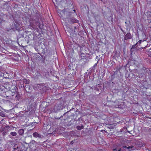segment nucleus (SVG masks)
Masks as SVG:
<instances>
[{"mask_svg": "<svg viewBox=\"0 0 151 151\" xmlns=\"http://www.w3.org/2000/svg\"><path fill=\"white\" fill-rule=\"evenodd\" d=\"M24 130L23 129H21L18 130V133L19 135H22L24 134Z\"/></svg>", "mask_w": 151, "mask_h": 151, "instance_id": "15", "label": "nucleus"}, {"mask_svg": "<svg viewBox=\"0 0 151 151\" xmlns=\"http://www.w3.org/2000/svg\"><path fill=\"white\" fill-rule=\"evenodd\" d=\"M75 112L77 116L80 114V112L78 111V109H77L76 110Z\"/></svg>", "mask_w": 151, "mask_h": 151, "instance_id": "27", "label": "nucleus"}, {"mask_svg": "<svg viewBox=\"0 0 151 151\" xmlns=\"http://www.w3.org/2000/svg\"><path fill=\"white\" fill-rule=\"evenodd\" d=\"M63 116L62 115L61 116L60 118L58 117V118H56V119H57L58 120H59V119H60V118L62 117H63Z\"/></svg>", "mask_w": 151, "mask_h": 151, "instance_id": "34", "label": "nucleus"}, {"mask_svg": "<svg viewBox=\"0 0 151 151\" xmlns=\"http://www.w3.org/2000/svg\"><path fill=\"white\" fill-rule=\"evenodd\" d=\"M89 87L91 89H92V90L93 89V88H92V87H91V86H89Z\"/></svg>", "mask_w": 151, "mask_h": 151, "instance_id": "42", "label": "nucleus"}, {"mask_svg": "<svg viewBox=\"0 0 151 151\" xmlns=\"http://www.w3.org/2000/svg\"><path fill=\"white\" fill-rule=\"evenodd\" d=\"M74 143V142L73 141H71L70 142V144H71V145H73Z\"/></svg>", "mask_w": 151, "mask_h": 151, "instance_id": "36", "label": "nucleus"}, {"mask_svg": "<svg viewBox=\"0 0 151 151\" xmlns=\"http://www.w3.org/2000/svg\"><path fill=\"white\" fill-rule=\"evenodd\" d=\"M33 135L34 137H38L39 138H42V137H43L41 135L39 134L37 132H35L33 134Z\"/></svg>", "mask_w": 151, "mask_h": 151, "instance_id": "10", "label": "nucleus"}, {"mask_svg": "<svg viewBox=\"0 0 151 151\" xmlns=\"http://www.w3.org/2000/svg\"><path fill=\"white\" fill-rule=\"evenodd\" d=\"M98 86L99 87H100V86L99 84H98L96 85V86L94 87V89L95 90H96L97 91H99V89L98 88Z\"/></svg>", "mask_w": 151, "mask_h": 151, "instance_id": "20", "label": "nucleus"}, {"mask_svg": "<svg viewBox=\"0 0 151 151\" xmlns=\"http://www.w3.org/2000/svg\"><path fill=\"white\" fill-rule=\"evenodd\" d=\"M79 58L81 60L83 59L86 57L85 54L81 52L79 55Z\"/></svg>", "mask_w": 151, "mask_h": 151, "instance_id": "12", "label": "nucleus"}, {"mask_svg": "<svg viewBox=\"0 0 151 151\" xmlns=\"http://www.w3.org/2000/svg\"><path fill=\"white\" fill-rule=\"evenodd\" d=\"M132 36L131 35L130 33L129 32H128L125 35L124 37V40H127L128 39L132 38Z\"/></svg>", "mask_w": 151, "mask_h": 151, "instance_id": "6", "label": "nucleus"}, {"mask_svg": "<svg viewBox=\"0 0 151 151\" xmlns=\"http://www.w3.org/2000/svg\"><path fill=\"white\" fill-rule=\"evenodd\" d=\"M9 97V96H6V99H8V97Z\"/></svg>", "mask_w": 151, "mask_h": 151, "instance_id": "39", "label": "nucleus"}, {"mask_svg": "<svg viewBox=\"0 0 151 151\" xmlns=\"http://www.w3.org/2000/svg\"><path fill=\"white\" fill-rule=\"evenodd\" d=\"M136 50V49H132V50H131V49H130V52H131L132 54V52H133L134 51V50Z\"/></svg>", "mask_w": 151, "mask_h": 151, "instance_id": "33", "label": "nucleus"}, {"mask_svg": "<svg viewBox=\"0 0 151 151\" xmlns=\"http://www.w3.org/2000/svg\"><path fill=\"white\" fill-rule=\"evenodd\" d=\"M18 148H19V147H14V151H15V150H16Z\"/></svg>", "mask_w": 151, "mask_h": 151, "instance_id": "35", "label": "nucleus"}, {"mask_svg": "<svg viewBox=\"0 0 151 151\" xmlns=\"http://www.w3.org/2000/svg\"><path fill=\"white\" fill-rule=\"evenodd\" d=\"M0 90L4 92H6L7 90V89L5 86H0Z\"/></svg>", "mask_w": 151, "mask_h": 151, "instance_id": "13", "label": "nucleus"}, {"mask_svg": "<svg viewBox=\"0 0 151 151\" xmlns=\"http://www.w3.org/2000/svg\"><path fill=\"white\" fill-rule=\"evenodd\" d=\"M20 25V24L17 22V21H15V22H13V24L11 26L12 29L16 30H18Z\"/></svg>", "mask_w": 151, "mask_h": 151, "instance_id": "4", "label": "nucleus"}, {"mask_svg": "<svg viewBox=\"0 0 151 151\" xmlns=\"http://www.w3.org/2000/svg\"><path fill=\"white\" fill-rule=\"evenodd\" d=\"M73 32H75V31H73Z\"/></svg>", "mask_w": 151, "mask_h": 151, "instance_id": "49", "label": "nucleus"}, {"mask_svg": "<svg viewBox=\"0 0 151 151\" xmlns=\"http://www.w3.org/2000/svg\"><path fill=\"white\" fill-rule=\"evenodd\" d=\"M73 121H70L68 123L67 125L68 126H70L71 125L73 124Z\"/></svg>", "mask_w": 151, "mask_h": 151, "instance_id": "23", "label": "nucleus"}, {"mask_svg": "<svg viewBox=\"0 0 151 151\" xmlns=\"http://www.w3.org/2000/svg\"><path fill=\"white\" fill-rule=\"evenodd\" d=\"M76 46L78 47L79 46V45L78 44V45H76Z\"/></svg>", "mask_w": 151, "mask_h": 151, "instance_id": "44", "label": "nucleus"}, {"mask_svg": "<svg viewBox=\"0 0 151 151\" xmlns=\"http://www.w3.org/2000/svg\"><path fill=\"white\" fill-rule=\"evenodd\" d=\"M80 118H81V117H80V118H79V119H80Z\"/></svg>", "mask_w": 151, "mask_h": 151, "instance_id": "51", "label": "nucleus"}, {"mask_svg": "<svg viewBox=\"0 0 151 151\" xmlns=\"http://www.w3.org/2000/svg\"><path fill=\"white\" fill-rule=\"evenodd\" d=\"M23 82L26 84H28L29 83V80H27L26 79H24L23 80Z\"/></svg>", "mask_w": 151, "mask_h": 151, "instance_id": "22", "label": "nucleus"}, {"mask_svg": "<svg viewBox=\"0 0 151 151\" xmlns=\"http://www.w3.org/2000/svg\"><path fill=\"white\" fill-rule=\"evenodd\" d=\"M117 73L118 71L117 70H116L115 72H114L113 74L111 75V79H114L116 77H117L116 75H117Z\"/></svg>", "mask_w": 151, "mask_h": 151, "instance_id": "11", "label": "nucleus"}, {"mask_svg": "<svg viewBox=\"0 0 151 151\" xmlns=\"http://www.w3.org/2000/svg\"><path fill=\"white\" fill-rule=\"evenodd\" d=\"M63 116H67V118H68L70 116H73L74 115V114L73 113L71 114L69 111H68L66 112H65L63 114Z\"/></svg>", "mask_w": 151, "mask_h": 151, "instance_id": "7", "label": "nucleus"}, {"mask_svg": "<svg viewBox=\"0 0 151 151\" xmlns=\"http://www.w3.org/2000/svg\"><path fill=\"white\" fill-rule=\"evenodd\" d=\"M136 45V44L134 45H133L131 48V50H132V49H135L136 47H135V46Z\"/></svg>", "mask_w": 151, "mask_h": 151, "instance_id": "30", "label": "nucleus"}, {"mask_svg": "<svg viewBox=\"0 0 151 151\" xmlns=\"http://www.w3.org/2000/svg\"><path fill=\"white\" fill-rule=\"evenodd\" d=\"M139 79H141L142 80H144L145 79V77L144 76H139Z\"/></svg>", "mask_w": 151, "mask_h": 151, "instance_id": "24", "label": "nucleus"}, {"mask_svg": "<svg viewBox=\"0 0 151 151\" xmlns=\"http://www.w3.org/2000/svg\"><path fill=\"white\" fill-rule=\"evenodd\" d=\"M0 115L3 117H4L5 116V114L2 112L0 113Z\"/></svg>", "mask_w": 151, "mask_h": 151, "instance_id": "28", "label": "nucleus"}, {"mask_svg": "<svg viewBox=\"0 0 151 151\" xmlns=\"http://www.w3.org/2000/svg\"><path fill=\"white\" fill-rule=\"evenodd\" d=\"M126 149H127L128 151H130V149H131L132 150H134L135 149V148L134 146H129L128 147H127L126 146V147L125 148Z\"/></svg>", "mask_w": 151, "mask_h": 151, "instance_id": "14", "label": "nucleus"}, {"mask_svg": "<svg viewBox=\"0 0 151 151\" xmlns=\"http://www.w3.org/2000/svg\"><path fill=\"white\" fill-rule=\"evenodd\" d=\"M35 143V141L34 140H31L30 142V144H34Z\"/></svg>", "mask_w": 151, "mask_h": 151, "instance_id": "29", "label": "nucleus"}, {"mask_svg": "<svg viewBox=\"0 0 151 151\" xmlns=\"http://www.w3.org/2000/svg\"><path fill=\"white\" fill-rule=\"evenodd\" d=\"M18 40H19V39L18 38V39H17V41H18Z\"/></svg>", "mask_w": 151, "mask_h": 151, "instance_id": "48", "label": "nucleus"}, {"mask_svg": "<svg viewBox=\"0 0 151 151\" xmlns=\"http://www.w3.org/2000/svg\"><path fill=\"white\" fill-rule=\"evenodd\" d=\"M61 16L64 20L65 23L68 24H73L78 23V21L73 17L74 13L70 12L68 9H64L61 11Z\"/></svg>", "mask_w": 151, "mask_h": 151, "instance_id": "1", "label": "nucleus"}, {"mask_svg": "<svg viewBox=\"0 0 151 151\" xmlns=\"http://www.w3.org/2000/svg\"><path fill=\"white\" fill-rule=\"evenodd\" d=\"M2 21V20H0V24H1V22Z\"/></svg>", "mask_w": 151, "mask_h": 151, "instance_id": "40", "label": "nucleus"}, {"mask_svg": "<svg viewBox=\"0 0 151 151\" xmlns=\"http://www.w3.org/2000/svg\"><path fill=\"white\" fill-rule=\"evenodd\" d=\"M84 127L83 125V124L81 125L80 126H78L76 127V128L78 130H81L83 129Z\"/></svg>", "mask_w": 151, "mask_h": 151, "instance_id": "17", "label": "nucleus"}, {"mask_svg": "<svg viewBox=\"0 0 151 151\" xmlns=\"http://www.w3.org/2000/svg\"><path fill=\"white\" fill-rule=\"evenodd\" d=\"M73 11H74V12H75V11H75V9H74V10H73Z\"/></svg>", "mask_w": 151, "mask_h": 151, "instance_id": "47", "label": "nucleus"}, {"mask_svg": "<svg viewBox=\"0 0 151 151\" xmlns=\"http://www.w3.org/2000/svg\"><path fill=\"white\" fill-rule=\"evenodd\" d=\"M5 127L6 128H9V126L8 125H6V126H5Z\"/></svg>", "mask_w": 151, "mask_h": 151, "instance_id": "37", "label": "nucleus"}, {"mask_svg": "<svg viewBox=\"0 0 151 151\" xmlns=\"http://www.w3.org/2000/svg\"><path fill=\"white\" fill-rule=\"evenodd\" d=\"M65 108V105L63 102H61L59 104H56L53 109V111L55 112H58L61 110Z\"/></svg>", "mask_w": 151, "mask_h": 151, "instance_id": "2", "label": "nucleus"}, {"mask_svg": "<svg viewBox=\"0 0 151 151\" xmlns=\"http://www.w3.org/2000/svg\"><path fill=\"white\" fill-rule=\"evenodd\" d=\"M97 65V63H96L93 66L94 67H95V66H96Z\"/></svg>", "mask_w": 151, "mask_h": 151, "instance_id": "41", "label": "nucleus"}, {"mask_svg": "<svg viewBox=\"0 0 151 151\" xmlns=\"http://www.w3.org/2000/svg\"><path fill=\"white\" fill-rule=\"evenodd\" d=\"M74 27L75 28V29H76V26H74Z\"/></svg>", "mask_w": 151, "mask_h": 151, "instance_id": "46", "label": "nucleus"}, {"mask_svg": "<svg viewBox=\"0 0 151 151\" xmlns=\"http://www.w3.org/2000/svg\"><path fill=\"white\" fill-rule=\"evenodd\" d=\"M149 15L151 17V12H149Z\"/></svg>", "mask_w": 151, "mask_h": 151, "instance_id": "38", "label": "nucleus"}, {"mask_svg": "<svg viewBox=\"0 0 151 151\" xmlns=\"http://www.w3.org/2000/svg\"><path fill=\"white\" fill-rule=\"evenodd\" d=\"M142 42V40H139L138 42L136 44V45H137L138 46L139 44H140V43H141Z\"/></svg>", "mask_w": 151, "mask_h": 151, "instance_id": "31", "label": "nucleus"}, {"mask_svg": "<svg viewBox=\"0 0 151 151\" xmlns=\"http://www.w3.org/2000/svg\"><path fill=\"white\" fill-rule=\"evenodd\" d=\"M119 27L120 28V29L121 30V31L123 32V33L125 35V34L126 33V32H124V31L122 29V28L120 26H119Z\"/></svg>", "mask_w": 151, "mask_h": 151, "instance_id": "32", "label": "nucleus"}, {"mask_svg": "<svg viewBox=\"0 0 151 151\" xmlns=\"http://www.w3.org/2000/svg\"><path fill=\"white\" fill-rule=\"evenodd\" d=\"M38 27L39 28H40V29H44V27H43V24H41L39 23V24L38 25V26H37V27Z\"/></svg>", "mask_w": 151, "mask_h": 151, "instance_id": "19", "label": "nucleus"}, {"mask_svg": "<svg viewBox=\"0 0 151 151\" xmlns=\"http://www.w3.org/2000/svg\"><path fill=\"white\" fill-rule=\"evenodd\" d=\"M0 151H1V150H0Z\"/></svg>", "mask_w": 151, "mask_h": 151, "instance_id": "53", "label": "nucleus"}, {"mask_svg": "<svg viewBox=\"0 0 151 151\" xmlns=\"http://www.w3.org/2000/svg\"><path fill=\"white\" fill-rule=\"evenodd\" d=\"M20 95L17 93H16L15 96V99L17 101H19V99H20Z\"/></svg>", "mask_w": 151, "mask_h": 151, "instance_id": "16", "label": "nucleus"}, {"mask_svg": "<svg viewBox=\"0 0 151 151\" xmlns=\"http://www.w3.org/2000/svg\"><path fill=\"white\" fill-rule=\"evenodd\" d=\"M8 92L9 93H11L12 95V96H13L15 94H16V93H15L14 92H12L10 90H9V91H8Z\"/></svg>", "mask_w": 151, "mask_h": 151, "instance_id": "26", "label": "nucleus"}, {"mask_svg": "<svg viewBox=\"0 0 151 151\" xmlns=\"http://www.w3.org/2000/svg\"><path fill=\"white\" fill-rule=\"evenodd\" d=\"M76 109L73 108L71 109L69 111H70V114H72L73 113L74 114V113L76 111V110H75Z\"/></svg>", "mask_w": 151, "mask_h": 151, "instance_id": "21", "label": "nucleus"}, {"mask_svg": "<svg viewBox=\"0 0 151 151\" xmlns=\"http://www.w3.org/2000/svg\"><path fill=\"white\" fill-rule=\"evenodd\" d=\"M31 16L30 17L31 25H32L34 27H37V26L39 24V20L34 19Z\"/></svg>", "mask_w": 151, "mask_h": 151, "instance_id": "3", "label": "nucleus"}, {"mask_svg": "<svg viewBox=\"0 0 151 151\" xmlns=\"http://www.w3.org/2000/svg\"><path fill=\"white\" fill-rule=\"evenodd\" d=\"M137 79H138V78H137ZM137 82H139L143 86H144L145 85L147 84L146 82L142 79L141 80V79H138Z\"/></svg>", "mask_w": 151, "mask_h": 151, "instance_id": "9", "label": "nucleus"}, {"mask_svg": "<svg viewBox=\"0 0 151 151\" xmlns=\"http://www.w3.org/2000/svg\"><path fill=\"white\" fill-rule=\"evenodd\" d=\"M46 75H47V74H46L45 75V76H46Z\"/></svg>", "mask_w": 151, "mask_h": 151, "instance_id": "50", "label": "nucleus"}, {"mask_svg": "<svg viewBox=\"0 0 151 151\" xmlns=\"http://www.w3.org/2000/svg\"><path fill=\"white\" fill-rule=\"evenodd\" d=\"M95 19L97 21H99L100 20V16L98 15H97L95 16Z\"/></svg>", "mask_w": 151, "mask_h": 151, "instance_id": "18", "label": "nucleus"}, {"mask_svg": "<svg viewBox=\"0 0 151 151\" xmlns=\"http://www.w3.org/2000/svg\"><path fill=\"white\" fill-rule=\"evenodd\" d=\"M10 134L12 136H14L17 135V133L15 132H11Z\"/></svg>", "mask_w": 151, "mask_h": 151, "instance_id": "25", "label": "nucleus"}, {"mask_svg": "<svg viewBox=\"0 0 151 151\" xmlns=\"http://www.w3.org/2000/svg\"><path fill=\"white\" fill-rule=\"evenodd\" d=\"M41 17V15L40 14V13L39 12H37L35 14L33 15V16L32 17L34 19H39Z\"/></svg>", "mask_w": 151, "mask_h": 151, "instance_id": "8", "label": "nucleus"}, {"mask_svg": "<svg viewBox=\"0 0 151 151\" xmlns=\"http://www.w3.org/2000/svg\"><path fill=\"white\" fill-rule=\"evenodd\" d=\"M22 37L23 38L24 36V35H22Z\"/></svg>", "mask_w": 151, "mask_h": 151, "instance_id": "45", "label": "nucleus"}, {"mask_svg": "<svg viewBox=\"0 0 151 151\" xmlns=\"http://www.w3.org/2000/svg\"><path fill=\"white\" fill-rule=\"evenodd\" d=\"M14 147H15V145H14Z\"/></svg>", "mask_w": 151, "mask_h": 151, "instance_id": "52", "label": "nucleus"}, {"mask_svg": "<svg viewBox=\"0 0 151 151\" xmlns=\"http://www.w3.org/2000/svg\"><path fill=\"white\" fill-rule=\"evenodd\" d=\"M6 133V132H3V134L4 135H5V133Z\"/></svg>", "mask_w": 151, "mask_h": 151, "instance_id": "43", "label": "nucleus"}, {"mask_svg": "<svg viewBox=\"0 0 151 151\" xmlns=\"http://www.w3.org/2000/svg\"><path fill=\"white\" fill-rule=\"evenodd\" d=\"M126 146H123L121 148L113 149V150L114 151H128L126 150Z\"/></svg>", "mask_w": 151, "mask_h": 151, "instance_id": "5", "label": "nucleus"}]
</instances>
